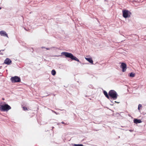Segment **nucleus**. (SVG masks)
I'll return each mask as SVG.
<instances>
[{
    "instance_id": "obj_1",
    "label": "nucleus",
    "mask_w": 146,
    "mask_h": 146,
    "mask_svg": "<svg viewBox=\"0 0 146 146\" xmlns=\"http://www.w3.org/2000/svg\"><path fill=\"white\" fill-rule=\"evenodd\" d=\"M61 54L67 57L70 58L72 60H74L78 62H79V60L76 57L74 56L71 53L66 52H62L61 53Z\"/></svg>"
},
{
    "instance_id": "obj_2",
    "label": "nucleus",
    "mask_w": 146,
    "mask_h": 146,
    "mask_svg": "<svg viewBox=\"0 0 146 146\" xmlns=\"http://www.w3.org/2000/svg\"><path fill=\"white\" fill-rule=\"evenodd\" d=\"M11 109V107L7 104L1 105L0 104V110L1 111H7Z\"/></svg>"
},
{
    "instance_id": "obj_3",
    "label": "nucleus",
    "mask_w": 146,
    "mask_h": 146,
    "mask_svg": "<svg viewBox=\"0 0 146 146\" xmlns=\"http://www.w3.org/2000/svg\"><path fill=\"white\" fill-rule=\"evenodd\" d=\"M109 96L113 100H116L118 96L117 93L115 91L113 90H110L109 92Z\"/></svg>"
},
{
    "instance_id": "obj_4",
    "label": "nucleus",
    "mask_w": 146,
    "mask_h": 146,
    "mask_svg": "<svg viewBox=\"0 0 146 146\" xmlns=\"http://www.w3.org/2000/svg\"><path fill=\"white\" fill-rule=\"evenodd\" d=\"M122 12L123 16L125 18L130 17L131 14V13L127 10H123Z\"/></svg>"
},
{
    "instance_id": "obj_5",
    "label": "nucleus",
    "mask_w": 146,
    "mask_h": 146,
    "mask_svg": "<svg viewBox=\"0 0 146 146\" xmlns=\"http://www.w3.org/2000/svg\"><path fill=\"white\" fill-rule=\"evenodd\" d=\"M11 80L13 83L19 82H21L20 78L17 76L11 77Z\"/></svg>"
},
{
    "instance_id": "obj_6",
    "label": "nucleus",
    "mask_w": 146,
    "mask_h": 146,
    "mask_svg": "<svg viewBox=\"0 0 146 146\" xmlns=\"http://www.w3.org/2000/svg\"><path fill=\"white\" fill-rule=\"evenodd\" d=\"M120 67L122 68V71L124 72L126 70L127 65L125 63H122L121 64Z\"/></svg>"
},
{
    "instance_id": "obj_7",
    "label": "nucleus",
    "mask_w": 146,
    "mask_h": 146,
    "mask_svg": "<svg viewBox=\"0 0 146 146\" xmlns=\"http://www.w3.org/2000/svg\"><path fill=\"white\" fill-rule=\"evenodd\" d=\"M11 63V61L8 58H6L4 62V63L7 65H10Z\"/></svg>"
},
{
    "instance_id": "obj_8",
    "label": "nucleus",
    "mask_w": 146,
    "mask_h": 146,
    "mask_svg": "<svg viewBox=\"0 0 146 146\" xmlns=\"http://www.w3.org/2000/svg\"><path fill=\"white\" fill-rule=\"evenodd\" d=\"M0 35L1 36H6L7 37H8L7 34L4 31H0Z\"/></svg>"
},
{
    "instance_id": "obj_9",
    "label": "nucleus",
    "mask_w": 146,
    "mask_h": 146,
    "mask_svg": "<svg viewBox=\"0 0 146 146\" xmlns=\"http://www.w3.org/2000/svg\"><path fill=\"white\" fill-rule=\"evenodd\" d=\"M85 59L90 63L93 64V60L91 58H85Z\"/></svg>"
},
{
    "instance_id": "obj_10",
    "label": "nucleus",
    "mask_w": 146,
    "mask_h": 146,
    "mask_svg": "<svg viewBox=\"0 0 146 146\" xmlns=\"http://www.w3.org/2000/svg\"><path fill=\"white\" fill-rule=\"evenodd\" d=\"M142 122L141 120L140 119H134V122L136 124L140 123Z\"/></svg>"
},
{
    "instance_id": "obj_11",
    "label": "nucleus",
    "mask_w": 146,
    "mask_h": 146,
    "mask_svg": "<svg viewBox=\"0 0 146 146\" xmlns=\"http://www.w3.org/2000/svg\"><path fill=\"white\" fill-rule=\"evenodd\" d=\"M104 94L105 96L108 99H110V97L108 96V93L106 91H104Z\"/></svg>"
},
{
    "instance_id": "obj_12",
    "label": "nucleus",
    "mask_w": 146,
    "mask_h": 146,
    "mask_svg": "<svg viewBox=\"0 0 146 146\" xmlns=\"http://www.w3.org/2000/svg\"><path fill=\"white\" fill-rule=\"evenodd\" d=\"M135 74L133 72H131L130 73L129 76L131 77H133L135 76Z\"/></svg>"
},
{
    "instance_id": "obj_13",
    "label": "nucleus",
    "mask_w": 146,
    "mask_h": 146,
    "mask_svg": "<svg viewBox=\"0 0 146 146\" xmlns=\"http://www.w3.org/2000/svg\"><path fill=\"white\" fill-rule=\"evenodd\" d=\"M56 72L55 70H53L51 71L52 74L53 76L56 74Z\"/></svg>"
},
{
    "instance_id": "obj_14",
    "label": "nucleus",
    "mask_w": 146,
    "mask_h": 146,
    "mask_svg": "<svg viewBox=\"0 0 146 146\" xmlns=\"http://www.w3.org/2000/svg\"><path fill=\"white\" fill-rule=\"evenodd\" d=\"M74 146H84L82 144H74Z\"/></svg>"
},
{
    "instance_id": "obj_15",
    "label": "nucleus",
    "mask_w": 146,
    "mask_h": 146,
    "mask_svg": "<svg viewBox=\"0 0 146 146\" xmlns=\"http://www.w3.org/2000/svg\"><path fill=\"white\" fill-rule=\"evenodd\" d=\"M142 107V105L141 104H139L138 106V110H139L140 109V108Z\"/></svg>"
},
{
    "instance_id": "obj_16",
    "label": "nucleus",
    "mask_w": 146,
    "mask_h": 146,
    "mask_svg": "<svg viewBox=\"0 0 146 146\" xmlns=\"http://www.w3.org/2000/svg\"><path fill=\"white\" fill-rule=\"evenodd\" d=\"M23 110L25 111L27 110H28L27 108L25 107H23Z\"/></svg>"
},
{
    "instance_id": "obj_17",
    "label": "nucleus",
    "mask_w": 146,
    "mask_h": 146,
    "mask_svg": "<svg viewBox=\"0 0 146 146\" xmlns=\"http://www.w3.org/2000/svg\"><path fill=\"white\" fill-rule=\"evenodd\" d=\"M55 47H51L50 48H46V50H49L50 49H51V48H55Z\"/></svg>"
},
{
    "instance_id": "obj_18",
    "label": "nucleus",
    "mask_w": 146,
    "mask_h": 146,
    "mask_svg": "<svg viewBox=\"0 0 146 146\" xmlns=\"http://www.w3.org/2000/svg\"><path fill=\"white\" fill-rule=\"evenodd\" d=\"M51 111H52V112H53V113H55V114H57H57H58V113H56V112L55 111H54L52 110H51Z\"/></svg>"
},
{
    "instance_id": "obj_19",
    "label": "nucleus",
    "mask_w": 146,
    "mask_h": 146,
    "mask_svg": "<svg viewBox=\"0 0 146 146\" xmlns=\"http://www.w3.org/2000/svg\"><path fill=\"white\" fill-rule=\"evenodd\" d=\"M61 123L63 124H66L64 123V122L63 121H62Z\"/></svg>"
},
{
    "instance_id": "obj_20",
    "label": "nucleus",
    "mask_w": 146,
    "mask_h": 146,
    "mask_svg": "<svg viewBox=\"0 0 146 146\" xmlns=\"http://www.w3.org/2000/svg\"><path fill=\"white\" fill-rule=\"evenodd\" d=\"M115 102L117 103H119V102H116V101H115Z\"/></svg>"
},
{
    "instance_id": "obj_21",
    "label": "nucleus",
    "mask_w": 146,
    "mask_h": 146,
    "mask_svg": "<svg viewBox=\"0 0 146 146\" xmlns=\"http://www.w3.org/2000/svg\"><path fill=\"white\" fill-rule=\"evenodd\" d=\"M2 66H0V69H1V68H2Z\"/></svg>"
},
{
    "instance_id": "obj_22",
    "label": "nucleus",
    "mask_w": 146,
    "mask_h": 146,
    "mask_svg": "<svg viewBox=\"0 0 146 146\" xmlns=\"http://www.w3.org/2000/svg\"><path fill=\"white\" fill-rule=\"evenodd\" d=\"M1 9V7H0V10Z\"/></svg>"
},
{
    "instance_id": "obj_23",
    "label": "nucleus",
    "mask_w": 146,
    "mask_h": 146,
    "mask_svg": "<svg viewBox=\"0 0 146 146\" xmlns=\"http://www.w3.org/2000/svg\"><path fill=\"white\" fill-rule=\"evenodd\" d=\"M129 131H131V130H129Z\"/></svg>"
}]
</instances>
